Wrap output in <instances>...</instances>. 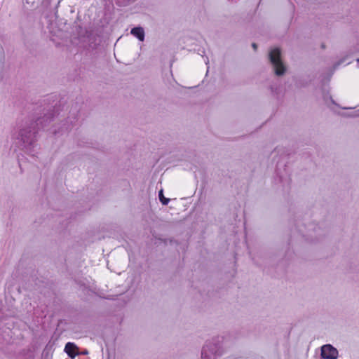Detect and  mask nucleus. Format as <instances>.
Wrapping results in <instances>:
<instances>
[{
    "label": "nucleus",
    "mask_w": 359,
    "mask_h": 359,
    "mask_svg": "<svg viewBox=\"0 0 359 359\" xmlns=\"http://www.w3.org/2000/svg\"><path fill=\"white\" fill-rule=\"evenodd\" d=\"M28 2V0H26Z\"/></svg>",
    "instance_id": "9"
},
{
    "label": "nucleus",
    "mask_w": 359,
    "mask_h": 359,
    "mask_svg": "<svg viewBox=\"0 0 359 359\" xmlns=\"http://www.w3.org/2000/svg\"><path fill=\"white\" fill-rule=\"evenodd\" d=\"M252 46H253L254 49H256V48H257V46H256V44H255V43H253V44H252Z\"/></svg>",
    "instance_id": "7"
},
{
    "label": "nucleus",
    "mask_w": 359,
    "mask_h": 359,
    "mask_svg": "<svg viewBox=\"0 0 359 359\" xmlns=\"http://www.w3.org/2000/svg\"><path fill=\"white\" fill-rule=\"evenodd\" d=\"M31 130L27 128H22L18 131L17 138L20 139L24 143H29L31 137Z\"/></svg>",
    "instance_id": "3"
},
{
    "label": "nucleus",
    "mask_w": 359,
    "mask_h": 359,
    "mask_svg": "<svg viewBox=\"0 0 359 359\" xmlns=\"http://www.w3.org/2000/svg\"><path fill=\"white\" fill-rule=\"evenodd\" d=\"M131 34L137 37L140 41H143L144 39V31L142 27H137L131 29Z\"/></svg>",
    "instance_id": "5"
},
{
    "label": "nucleus",
    "mask_w": 359,
    "mask_h": 359,
    "mask_svg": "<svg viewBox=\"0 0 359 359\" xmlns=\"http://www.w3.org/2000/svg\"><path fill=\"white\" fill-rule=\"evenodd\" d=\"M338 351L330 344H326L321 347V356L324 359H337Z\"/></svg>",
    "instance_id": "2"
},
{
    "label": "nucleus",
    "mask_w": 359,
    "mask_h": 359,
    "mask_svg": "<svg viewBox=\"0 0 359 359\" xmlns=\"http://www.w3.org/2000/svg\"><path fill=\"white\" fill-rule=\"evenodd\" d=\"M356 61H357V62H358V63H359V59H357V60H356Z\"/></svg>",
    "instance_id": "8"
},
{
    "label": "nucleus",
    "mask_w": 359,
    "mask_h": 359,
    "mask_svg": "<svg viewBox=\"0 0 359 359\" xmlns=\"http://www.w3.org/2000/svg\"><path fill=\"white\" fill-rule=\"evenodd\" d=\"M159 199L161 201V202L163 204V205H167L169 202V199L168 198H166L163 196V191L161 190L159 191Z\"/></svg>",
    "instance_id": "6"
},
{
    "label": "nucleus",
    "mask_w": 359,
    "mask_h": 359,
    "mask_svg": "<svg viewBox=\"0 0 359 359\" xmlns=\"http://www.w3.org/2000/svg\"><path fill=\"white\" fill-rule=\"evenodd\" d=\"M269 58L275 69L276 75H282L285 72V67L282 62L280 57V50L278 48L271 49L269 52Z\"/></svg>",
    "instance_id": "1"
},
{
    "label": "nucleus",
    "mask_w": 359,
    "mask_h": 359,
    "mask_svg": "<svg viewBox=\"0 0 359 359\" xmlns=\"http://www.w3.org/2000/svg\"><path fill=\"white\" fill-rule=\"evenodd\" d=\"M76 349V345L71 342H68L65 347V351L71 358H74L77 354Z\"/></svg>",
    "instance_id": "4"
}]
</instances>
